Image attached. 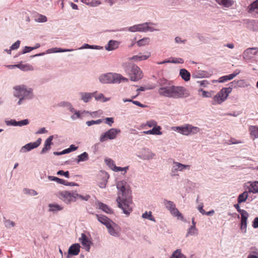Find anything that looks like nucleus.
Masks as SVG:
<instances>
[{
	"instance_id": "nucleus-1",
	"label": "nucleus",
	"mask_w": 258,
	"mask_h": 258,
	"mask_svg": "<svg viewBox=\"0 0 258 258\" xmlns=\"http://www.w3.org/2000/svg\"><path fill=\"white\" fill-rule=\"evenodd\" d=\"M118 189L116 202L119 208H121L123 213L128 215L132 211V191L129 185L124 181H119L116 183Z\"/></svg>"
},
{
	"instance_id": "nucleus-2",
	"label": "nucleus",
	"mask_w": 258,
	"mask_h": 258,
	"mask_svg": "<svg viewBox=\"0 0 258 258\" xmlns=\"http://www.w3.org/2000/svg\"><path fill=\"white\" fill-rule=\"evenodd\" d=\"M158 94L163 97L178 99L189 96L188 91L183 87L176 86L165 80H160Z\"/></svg>"
},
{
	"instance_id": "nucleus-3",
	"label": "nucleus",
	"mask_w": 258,
	"mask_h": 258,
	"mask_svg": "<svg viewBox=\"0 0 258 258\" xmlns=\"http://www.w3.org/2000/svg\"><path fill=\"white\" fill-rule=\"evenodd\" d=\"M122 67L131 81L135 82L142 78L143 72L135 64L125 62L122 64Z\"/></svg>"
},
{
	"instance_id": "nucleus-4",
	"label": "nucleus",
	"mask_w": 258,
	"mask_h": 258,
	"mask_svg": "<svg viewBox=\"0 0 258 258\" xmlns=\"http://www.w3.org/2000/svg\"><path fill=\"white\" fill-rule=\"evenodd\" d=\"M56 196L59 199L67 204L75 202L78 198L87 201L90 198L88 195L83 197L78 195L76 191H61L58 192Z\"/></svg>"
},
{
	"instance_id": "nucleus-5",
	"label": "nucleus",
	"mask_w": 258,
	"mask_h": 258,
	"mask_svg": "<svg viewBox=\"0 0 258 258\" xmlns=\"http://www.w3.org/2000/svg\"><path fill=\"white\" fill-rule=\"evenodd\" d=\"M99 80L104 84L119 83L121 81L127 82L128 79L119 74L108 73L100 76Z\"/></svg>"
},
{
	"instance_id": "nucleus-6",
	"label": "nucleus",
	"mask_w": 258,
	"mask_h": 258,
	"mask_svg": "<svg viewBox=\"0 0 258 258\" xmlns=\"http://www.w3.org/2000/svg\"><path fill=\"white\" fill-rule=\"evenodd\" d=\"M232 89L230 87L222 89L220 91L213 97L212 104L214 105L220 104L224 102L227 99Z\"/></svg>"
},
{
	"instance_id": "nucleus-7",
	"label": "nucleus",
	"mask_w": 258,
	"mask_h": 258,
	"mask_svg": "<svg viewBox=\"0 0 258 258\" xmlns=\"http://www.w3.org/2000/svg\"><path fill=\"white\" fill-rule=\"evenodd\" d=\"M14 89L15 90L14 95L17 97L28 98L30 97L32 92L31 89H27L24 85L17 86Z\"/></svg>"
},
{
	"instance_id": "nucleus-8",
	"label": "nucleus",
	"mask_w": 258,
	"mask_h": 258,
	"mask_svg": "<svg viewBox=\"0 0 258 258\" xmlns=\"http://www.w3.org/2000/svg\"><path fill=\"white\" fill-rule=\"evenodd\" d=\"M176 128L178 133L185 136L196 134L200 131L199 127L193 126L190 124H186L182 126H177Z\"/></svg>"
},
{
	"instance_id": "nucleus-9",
	"label": "nucleus",
	"mask_w": 258,
	"mask_h": 258,
	"mask_svg": "<svg viewBox=\"0 0 258 258\" xmlns=\"http://www.w3.org/2000/svg\"><path fill=\"white\" fill-rule=\"evenodd\" d=\"M164 204L166 206V208L170 211V213L173 216L177 217L178 218H180L182 220H183V216L179 212L178 210L176 208L175 205L173 202L164 200Z\"/></svg>"
},
{
	"instance_id": "nucleus-10",
	"label": "nucleus",
	"mask_w": 258,
	"mask_h": 258,
	"mask_svg": "<svg viewBox=\"0 0 258 258\" xmlns=\"http://www.w3.org/2000/svg\"><path fill=\"white\" fill-rule=\"evenodd\" d=\"M120 132V130L119 129L114 128H111L101 136L100 138V141L103 142L108 139H114L116 138L117 134Z\"/></svg>"
},
{
	"instance_id": "nucleus-11",
	"label": "nucleus",
	"mask_w": 258,
	"mask_h": 258,
	"mask_svg": "<svg viewBox=\"0 0 258 258\" xmlns=\"http://www.w3.org/2000/svg\"><path fill=\"white\" fill-rule=\"evenodd\" d=\"M258 51V48H249L245 50L243 54V57L245 59L249 60L256 54Z\"/></svg>"
},
{
	"instance_id": "nucleus-12",
	"label": "nucleus",
	"mask_w": 258,
	"mask_h": 258,
	"mask_svg": "<svg viewBox=\"0 0 258 258\" xmlns=\"http://www.w3.org/2000/svg\"><path fill=\"white\" fill-rule=\"evenodd\" d=\"M107 228L110 235L114 236H119L120 231V228L114 222H112L110 225V226H108Z\"/></svg>"
},
{
	"instance_id": "nucleus-13",
	"label": "nucleus",
	"mask_w": 258,
	"mask_h": 258,
	"mask_svg": "<svg viewBox=\"0 0 258 258\" xmlns=\"http://www.w3.org/2000/svg\"><path fill=\"white\" fill-rule=\"evenodd\" d=\"M41 144V139H38L36 142L30 143L25 145L22 148V150L24 152L29 151L33 149L36 148L38 147Z\"/></svg>"
},
{
	"instance_id": "nucleus-14",
	"label": "nucleus",
	"mask_w": 258,
	"mask_h": 258,
	"mask_svg": "<svg viewBox=\"0 0 258 258\" xmlns=\"http://www.w3.org/2000/svg\"><path fill=\"white\" fill-rule=\"evenodd\" d=\"M149 29L147 23L141 24L131 27L129 28L130 31L132 32L136 31H146Z\"/></svg>"
},
{
	"instance_id": "nucleus-15",
	"label": "nucleus",
	"mask_w": 258,
	"mask_h": 258,
	"mask_svg": "<svg viewBox=\"0 0 258 258\" xmlns=\"http://www.w3.org/2000/svg\"><path fill=\"white\" fill-rule=\"evenodd\" d=\"M96 216L98 220L100 223L105 225L106 228L108 227V226H110V225L113 222L112 221H111L110 219H109L105 216L96 215Z\"/></svg>"
},
{
	"instance_id": "nucleus-16",
	"label": "nucleus",
	"mask_w": 258,
	"mask_h": 258,
	"mask_svg": "<svg viewBox=\"0 0 258 258\" xmlns=\"http://www.w3.org/2000/svg\"><path fill=\"white\" fill-rule=\"evenodd\" d=\"M173 164V169L175 171H181L185 169H189L190 167L189 165H184L177 162H174Z\"/></svg>"
},
{
	"instance_id": "nucleus-17",
	"label": "nucleus",
	"mask_w": 258,
	"mask_h": 258,
	"mask_svg": "<svg viewBox=\"0 0 258 258\" xmlns=\"http://www.w3.org/2000/svg\"><path fill=\"white\" fill-rule=\"evenodd\" d=\"M80 240L82 244L89 251L90 247V241L88 239L87 236L84 233L81 234Z\"/></svg>"
},
{
	"instance_id": "nucleus-18",
	"label": "nucleus",
	"mask_w": 258,
	"mask_h": 258,
	"mask_svg": "<svg viewBox=\"0 0 258 258\" xmlns=\"http://www.w3.org/2000/svg\"><path fill=\"white\" fill-rule=\"evenodd\" d=\"M80 245L79 244H74L69 249V254L76 255L80 252Z\"/></svg>"
},
{
	"instance_id": "nucleus-19",
	"label": "nucleus",
	"mask_w": 258,
	"mask_h": 258,
	"mask_svg": "<svg viewBox=\"0 0 258 258\" xmlns=\"http://www.w3.org/2000/svg\"><path fill=\"white\" fill-rule=\"evenodd\" d=\"M248 12L255 15L258 14V1L253 2L248 8Z\"/></svg>"
},
{
	"instance_id": "nucleus-20",
	"label": "nucleus",
	"mask_w": 258,
	"mask_h": 258,
	"mask_svg": "<svg viewBox=\"0 0 258 258\" xmlns=\"http://www.w3.org/2000/svg\"><path fill=\"white\" fill-rule=\"evenodd\" d=\"M49 179L51 180L55 181L58 183L63 184L65 185H74L75 184L74 183L68 182L64 179L59 178L54 176H49Z\"/></svg>"
},
{
	"instance_id": "nucleus-21",
	"label": "nucleus",
	"mask_w": 258,
	"mask_h": 258,
	"mask_svg": "<svg viewBox=\"0 0 258 258\" xmlns=\"http://www.w3.org/2000/svg\"><path fill=\"white\" fill-rule=\"evenodd\" d=\"M161 130V126H158L157 127H153L152 130L147 131H144L143 132V133L145 134L160 135L162 134Z\"/></svg>"
},
{
	"instance_id": "nucleus-22",
	"label": "nucleus",
	"mask_w": 258,
	"mask_h": 258,
	"mask_svg": "<svg viewBox=\"0 0 258 258\" xmlns=\"http://www.w3.org/2000/svg\"><path fill=\"white\" fill-rule=\"evenodd\" d=\"M118 44L119 43L117 41L110 40L105 46V48L107 50H113L118 48Z\"/></svg>"
},
{
	"instance_id": "nucleus-23",
	"label": "nucleus",
	"mask_w": 258,
	"mask_h": 258,
	"mask_svg": "<svg viewBox=\"0 0 258 258\" xmlns=\"http://www.w3.org/2000/svg\"><path fill=\"white\" fill-rule=\"evenodd\" d=\"M248 191L250 193L256 194L258 192V181H254L250 184L247 187Z\"/></svg>"
},
{
	"instance_id": "nucleus-24",
	"label": "nucleus",
	"mask_w": 258,
	"mask_h": 258,
	"mask_svg": "<svg viewBox=\"0 0 258 258\" xmlns=\"http://www.w3.org/2000/svg\"><path fill=\"white\" fill-rule=\"evenodd\" d=\"M95 94V93H91L81 92L80 93V95L81 96V100H82L84 102L87 103L91 100Z\"/></svg>"
},
{
	"instance_id": "nucleus-25",
	"label": "nucleus",
	"mask_w": 258,
	"mask_h": 258,
	"mask_svg": "<svg viewBox=\"0 0 258 258\" xmlns=\"http://www.w3.org/2000/svg\"><path fill=\"white\" fill-rule=\"evenodd\" d=\"M239 73V72H238L230 74L229 75L222 76L219 78V82L223 83L228 80H231L233 79L235 77H236Z\"/></svg>"
},
{
	"instance_id": "nucleus-26",
	"label": "nucleus",
	"mask_w": 258,
	"mask_h": 258,
	"mask_svg": "<svg viewBox=\"0 0 258 258\" xmlns=\"http://www.w3.org/2000/svg\"><path fill=\"white\" fill-rule=\"evenodd\" d=\"M180 76L185 81H188L190 80V74L187 70L184 69L180 70Z\"/></svg>"
},
{
	"instance_id": "nucleus-27",
	"label": "nucleus",
	"mask_w": 258,
	"mask_h": 258,
	"mask_svg": "<svg viewBox=\"0 0 258 258\" xmlns=\"http://www.w3.org/2000/svg\"><path fill=\"white\" fill-rule=\"evenodd\" d=\"M248 193L249 192L248 191H245L239 195L237 198V202L238 204H240L246 201L248 197Z\"/></svg>"
},
{
	"instance_id": "nucleus-28",
	"label": "nucleus",
	"mask_w": 258,
	"mask_h": 258,
	"mask_svg": "<svg viewBox=\"0 0 258 258\" xmlns=\"http://www.w3.org/2000/svg\"><path fill=\"white\" fill-rule=\"evenodd\" d=\"M17 68L23 71H33V68L32 66L28 64H22L21 63L17 64Z\"/></svg>"
},
{
	"instance_id": "nucleus-29",
	"label": "nucleus",
	"mask_w": 258,
	"mask_h": 258,
	"mask_svg": "<svg viewBox=\"0 0 258 258\" xmlns=\"http://www.w3.org/2000/svg\"><path fill=\"white\" fill-rule=\"evenodd\" d=\"M250 135L253 139L258 138V127L255 126H251L249 129Z\"/></svg>"
},
{
	"instance_id": "nucleus-30",
	"label": "nucleus",
	"mask_w": 258,
	"mask_h": 258,
	"mask_svg": "<svg viewBox=\"0 0 258 258\" xmlns=\"http://www.w3.org/2000/svg\"><path fill=\"white\" fill-rule=\"evenodd\" d=\"M94 93H95V94L94 95L93 97H95L96 100H97V101L106 102L109 100V98H105L104 97V95L102 93L97 94L96 92H94Z\"/></svg>"
},
{
	"instance_id": "nucleus-31",
	"label": "nucleus",
	"mask_w": 258,
	"mask_h": 258,
	"mask_svg": "<svg viewBox=\"0 0 258 258\" xmlns=\"http://www.w3.org/2000/svg\"><path fill=\"white\" fill-rule=\"evenodd\" d=\"M88 154L87 153L85 152L78 156V158L77 159V162L78 163H79L80 162L85 161L88 160Z\"/></svg>"
},
{
	"instance_id": "nucleus-32",
	"label": "nucleus",
	"mask_w": 258,
	"mask_h": 258,
	"mask_svg": "<svg viewBox=\"0 0 258 258\" xmlns=\"http://www.w3.org/2000/svg\"><path fill=\"white\" fill-rule=\"evenodd\" d=\"M247 258H258V249L255 247H251L250 253Z\"/></svg>"
},
{
	"instance_id": "nucleus-33",
	"label": "nucleus",
	"mask_w": 258,
	"mask_h": 258,
	"mask_svg": "<svg viewBox=\"0 0 258 258\" xmlns=\"http://www.w3.org/2000/svg\"><path fill=\"white\" fill-rule=\"evenodd\" d=\"M170 258H186V256L181 252L180 249H177L173 252Z\"/></svg>"
},
{
	"instance_id": "nucleus-34",
	"label": "nucleus",
	"mask_w": 258,
	"mask_h": 258,
	"mask_svg": "<svg viewBox=\"0 0 258 258\" xmlns=\"http://www.w3.org/2000/svg\"><path fill=\"white\" fill-rule=\"evenodd\" d=\"M99 207L100 209L108 214H111L112 213V210L109 208L108 206L103 203H99Z\"/></svg>"
},
{
	"instance_id": "nucleus-35",
	"label": "nucleus",
	"mask_w": 258,
	"mask_h": 258,
	"mask_svg": "<svg viewBox=\"0 0 258 258\" xmlns=\"http://www.w3.org/2000/svg\"><path fill=\"white\" fill-rule=\"evenodd\" d=\"M182 63L183 62V60L182 58H176V59H173L172 60H164L162 62H158L157 63L159 64H163L165 63Z\"/></svg>"
},
{
	"instance_id": "nucleus-36",
	"label": "nucleus",
	"mask_w": 258,
	"mask_h": 258,
	"mask_svg": "<svg viewBox=\"0 0 258 258\" xmlns=\"http://www.w3.org/2000/svg\"><path fill=\"white\" fill-rule=\"evenodd\" d=\"M150 42L149 38H144L137 41V44L139 46L147 45Z\"/></svg>"
},
{
	"instance_id": "nucleus-37",
	"label": "nucleus",
	"mask_w": 258,
	"mask_h": 258,
	"mask_svg": "<svg viewBox=\"0 0 258 258\" xmlns=\"http://www.w3.org/2000/svg\"><path fill=\"white\" fill-rule=\"evenodd\" d=\"M248 217V214L247 212H243L241 215V224L247 225V219Z\"/></svg>"
},
{
	"instance_id": "nucleus-38",
	"label": "nucleus",
	"mask_w": 258,
	"mask_h": 258,
	"mask_svg": "<svg viewBox=\"0 0 258 258\" xmlns=\"http://www.w3.org/2000/svg\"><path fill=\"white\" fill-rule=\"evenodd\" d=\"M50 211H60L62 209V207L57 204H49Z\"/></svg>"
},
{
	"instance_id": "nucleus-39",
	"label": "nucleus",
	"mask_w": 258,
	"mask_h": 258,
	"mask_svg": "<svg viewBox=\"0 0 258 258\" xmlns=\"http://www.w3.org/2000/svg\"><path fill=\"white\" fill-rule=\"evenodd\" d=\"M142 217L144 219H148L151 221H155V219L153 217L151 212H149V213L146 212L145 213H143L142 215Z\"/></svg>"
},
{
	"instance_id": "nucleus-40",
	"label": "nucleus",
	"mask_w": 258,
	"mask_h": 258,
	"mask_svg": "<svg viewBox=\"0 0 258 258\" xmlns=\"http://www.w3.org/2000/svg\"><path fill=\"white\" fill-rule=\"evenodd\" d=\"M35 20L38 22H45L47 21V19L45 16L39 14L36 16Z\"/></svg>"
},
{
	"instance_id": "nucleus-41",
	"label": "nucleus",
	"mask_w": 258,
	"mask_h": 258,
	"mask_svg": "<svg viewBox=\"0 0 258 258\" xmlns=\"http://www.w3.org/2000/svg\"><path fill=\"white\" fill-rule=\"evenodd\" d=\"M105 162L106 163V164L112 169L113 170V168L116 166L114 162L111 159L108 158L106 159L105 160Z\"/></svg>"
},
{
	"instance_id": "nucleus-42",
	"label": "nucleus",
	"mask_w": 258,
	"mask_h": 258,
	"mask_svg": "<svg viewBox=\"0 0 258 258\" xmlns=\"http://www.w3.org/2000/svg\"><path fill=\"white\" fill-rule=\"evenodd\" d=\"M151 56V53L149 52H147L145 54L143 55L139 54V60H146Z\"/></svg>"
},
{
	"instance_id": "nucleus-43",
	"label": "nucleus",
	"mask_w": 258,
	"mask_h": 258,
	"mask_svg": "<svg viewBox=\"0 0 258 258\" xmlns=\"http://www.w3.org/2000/svg\"><path fill=\"white\" fill-rule=\"evenodd\" d=\"M216 1L219 4L223 5L226 7H229L231 6V3L229 0H216Z\"/></svg>"
},
{
	"instance_id": "nucleus-44",
	"label": "nucleus",
	"mask_w": 258,
	"mask_h": 258,
	"mask_svg": "<svg viewBox=\"0 0 258 258\" xmlns=\"http://www.w3.org/2000/svg\"><path fill=\"white\" fill-rule=\"evenodd\" d=\"M102 122V120L101 119L96 120H91V121H88L86 122V124L88 126H91L92 125L95 124H99Z\"/></svg>"
},
{
	"instance_id": "nucleus-45",
	"label": "nucleus",
	"mask_w": 258,
	"mask_h": 258,
	"mask_svg": "<svg viewBox=\"0 0 258 258\" xmlns=\"http://www.w3.org/2000/svg\"><path fill=\"white\" fill-rule=\"evenodd\" d=\"M128 169V166H126L125 167H120L115 166L112 170L115 172L120 171H124L125 172L127 171Z\"/></svg>"
},
{
	"instance_id": "nucleus-46",
	"label": "nucleus",
	"mask_w": 258,
	"mask_h": 258,
	"mask_svg": "<svg viewBox=\"0 0 258 258\" xmlns=\"http://www.w3.org/2000/svg\"><path fill=\"white\" fill-rule=\"evenodd\" d=\"M146 125L150 127H157L158 126L157 125L156 121L153 120L147 121L146 122Z\"/></svg>"
},
{
	"instance_id": "nucleus-47",
	"label": "nucleus",
	"mask_w": 258,
	"mask_h": 258,
	"mask_svg": "<svg viewBox=\"0 0 258 258\" xmlns=\"http://www.w3.org/2000/svg\"><path fill=\"white\" fill-rule=\"evenodd\" d=\"M196 230H197V229L196 228V226H191L190 227L188 230V231L187 233V236H188V235H194Z\"/></svg>"
},
{
	"instance_id": "nucleus-48",
	"label": "nucleus",
	"mask_w": 258,
	"mask_h": 258,
	"mask_svg": "<svg viewBox=\"0 0 258 258\" xmlns=\"http://www.w3.org/2000/svg\"><path fill=\"white\" fill-rule=\"evenodd\" d=\"M242 143V142L241 141H238L234 138H231L229 141L228 144H237Z\"/></svg>"
},
{
	"instance_id": "nucleus-49",
	"label": "nucleus",
	"mask_w": 258,
	"mask_h": 258,
	"mask_svg": "<svg viewBox=\"0 0 258 258\" xmlns=\"http://www.w3.org/2000/svg\"><path fill=\"white\" fill-rule=\"evenodd\" d=\"M55 48H51L50 49H49V52H67V51H72V49H59L58 50H55Z\"/></svg>"
},
{
	"instance_id": "nucleus-50",
	"label": "nucleus",
	"mask_w": 258,
	"mask_h": 258,
	"mask_svg": "<svg viewBox=\"0 0 258 258\" xmlns=\"http://www.w3.org/2000/svg\"><path fill=\"white\" fill-rule=\"evenodd\" d=\"M57 174L60 175H64L65 177H66L67 178L69 177V172L68 171L64 172L63 170H59L57 172Z\"/></svg>"
},
{
	"instance_id": "nucleus-51",
	"label": "nucleus",
	"mask_w": 258,
	"mask_h": 258,
	"mask_svg": "<svg viewBox=\"0 0 258 258\" xmlns=\"http://www.w3.org/2000/svg\"><path fill=\"white\" fill-rule=\"evenodd\" d=\"M20 41L18 40L15 43H14L11 47V49L14 50L17 49L20 46Z\"/></svg>"
},
{
	"instance_id": "nucleus-52",
	"label": "nucleus",
	"mask_w": 258,
	"mask_h": 258,
	"mask_svg": "<svg viewBox=\"0 0 258 258\" xmlns=\"http://www.w3.org/2000/svg\"><path fill=\"white\" fill-rule=\"evenodd\" d=\"M53 140V136H49L45 141L44 144L51 146L52 144V141Z\"/></svg>"
},
{
	"instance_id": "nucleus-53",
	"label": "nucleus",
	"mask_w": 258,
	"mask_h": 258,
	"mask_svg": "<svg viewBox=\"0 0 258 258\" xmlns=\"http://www.w3.org/2000/svg\"><path fill=\"white\" fill-rule=\"evenodd\" d=\"M105 122L108 124V125L110 126L112 125V124L114 122L113 118L112 117H107L105 118Z\"/></svg>"
},
{
	"instance_id": "nucleus-54",
	"label": "nucleus",
	"mask_w": 258,
	"mask_h": 258,
	"mask_svg": "<svg viewBox=\"0 0 258 258\" xmlns=\"http://www.w3.org/2000/svg\"><path fill=\"white\" fill-rule=\"evenodd\" d=\"M5 225L7 227H10L11 226L13 227L15 225V224L13 222L11 221L10 220H7L5 221Z\"/></svg>"
},
{
	"instance_id": "nucleus-55",
	"label": "nucleus",
	"mask_w": 258,
	"mask_h": 258,
	"mask_svg": "<svg viewBox=\"0 0 258 258\" xmlns=\"http://www.w3.org/2000/svg\"><path fill=\"white\" fill-rule=\"evenodd\" d=\"M33 50L32 47L25 46L24 49H23L22 53L24 54L27 52H29Z\"/></svg>"
},
{
	"instance_id": "nucleus-56",
	"label": "nucleus",
	"mask_w": 258,
	"mask_h": 258,
	"mask_svg": "<svg viewBox=\"0 0 258 258\" xmlns=\"http://www.w3.org/2000/svg\"><path fill=\"white\" fill-rule=\"evenodd\" d=\"M29 123V120L28 119H24L21 121H18V126H23L27 125Z\"/></svg>"
},
{
	"instance_id": "nucleus-57",
	"label": "nucleus",
	"mask_w": 258,
	"mask_h": 258,
	"mask_svg": "<svg viewBox=\"0 0 258 258\" xmlns=\"http://www.w3.org/2000/svg\"><path fill=\"white\" fill-rule=\"evenodd\" d=\"M50 149V146L44 144L43 148H42L41 153L43 154L48 151Z\"/></svg>"
},
{
	"instance_id": "nucleus-58",
	"label": "nucleus",
	"mask_w": 258,
	"mask_h": 258,
	"mask_svg": "<svg viewBox=\"0 0 258 258\" xmlns=\"http://www.w3.org/2000/svg\"><path fill=\"white\" fill-rule=\"evenodd\" d=\"M252 227L254 228H258V217L254 218L252 222Z\"/></svg>"
},
{
	"instance_id": "nucleus-59",
	"label": "nucleus",
	"mask_w": 258,
	"mask_h": 258,
	"mask_svg": "<svg viewBox=\"0 0 258 258\" xmlns=\"http://www.w3.org/2000/svg\"><path fill=\"white\" fill-rule=\"evenodd\" d=\"M235 208L237 209V211L240 213L241 215L243 214V212H246L244 210H241L240 209V207L238 204H236L234 205Z\"/></svg>"
},
{
	"instance_id": "nucleus-60",
	"label": "nucleus",
	"mask_w": 258,
	"mask_h": 258,
	"mask_svg": "<svg viewBox=\"0 0 258 258\" xmlns=\"http://www.w3.org/2000/svg\"><path fill=\"white\" fill-rule=\"evenodd\" d=\"M8 124H10L13 126H18V121L15 120H11L9 122Z\"/></svg>"
},
{
	"instance_id": "nucleus-61",
	"label": "nucleus",
	"mask_w": 258,
	"mask_h": 258,
	"mask_svg": "<svg viewBox=\"0 0 258 258\" xmlns=\"http://www.w3.org/2000/svg\"><path fill=\"white\" fill-rule=\"evenodd\" d=\"M133 103L142 108H144L146 106V105L141 104L140 102L138 101H133Z\"/></svg>"
},
{
	"instance_id": "nucleus-62",
	"label": "nucleus",
	"mask_w": 258,
	"mask_h": 258,
	"mask_svg": "<svg viewBox=\"0 0 258 258\" xmlns=\"http://www.w3.org/2000/svg\"><path fill=\"white\" fill-rule=\"evenodd\" d=\"M246 225L241 224L240 225V229L242 231L243 233H245L246 232Z\"/></svg>"
},
{
	"instance_id": "nucleus-63",
	"label": "nucleus",
	"mask_w": 258,
	"mask_h": 258,
	"mask_svg": "<svg viewBox=\"0 0 258 258\" xmlns=\"http://www.w3.org/2000/svg\"><path fill=\"white\" fill-rule=\"evenodd\" d=\"M47 133V131L46 130V129L44 128V127H43V128H41L38 132H37V134H44V133Z\"/></svg>"
},
{
	"instance_id": "nucleus-64",
	"label": "nucleus",
	"mask_w": 258,
	"mask_h": 258,
	"mask_svg": "<svg viewBox=\"0 0 258 258\" xmlns=\"http://www.w3.org/2000/svg\"><path fill=\"white\" fill-rule=\"evenodd\" d=\"M129 60H134L135 61H139V54L137 55H134L133 57H130L128 58Z\"/></svg>"
}]
</instances>
